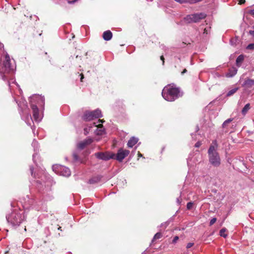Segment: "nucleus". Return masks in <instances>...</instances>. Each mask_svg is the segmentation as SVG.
<instances>
[{"label":"nucleus","mask_w":254,"mask_h":254,"mask_svg":"<svg viewBox=\"0 0 254 254\" xmlns=\"http://www.w3.org/2000/svg\"><path fill=\"white\" fill-rule=\"evenodd\" d=\"M208 150V161L210 165L214 167H218L221 164V159L217 151V144L216 140L212 142Z\"/></svg>","instance_id":"1"},{"label":"nucleus","mask_w":254,"mask_h":254,"mask_svg":"<svg viewBox=\"0 0 254 254\" xmlns=\"http://www.w3.org/2000/svg\"><path fill=\"white\" fill-rule=\"evenodd\" d=\"M162 95L164 99L168 101H173L182 96L178 88L170 85L164 88Z\"/></svg>","instance_id":"2"},{"label":"nucleus","mask_w":254,"mask_h":254,"mask_svg":"<svg viewBox=\"0 0 254 254\" xmlns=\"http://www.w3.org/2000/svg\"><path fill=\"white\" fill-rule=\"evenodd\" d=\"M21 211H14L6 217L7 221L12 226H18L25 219V216Z\"/></svg>","instance_id":"3"},{"label":"nucleus","mask_w":254,"mask_h":254,"mask_svg":"<svg viewBox=\"0 0 254 254\" xmlns=\"http://www.w3.org/2000/svg\"><path fill=\"white\" fill-rule=\"evenodd\" d=\"M5 61L3 63V65L0 69V78L3 80L7 79L6 74L13 69L10 63V58L7 54H5Z\"/></svg>","instance_id":"4"},{"label":"nucleus","mask_w":254,"mask_h":254,"mask_svg":"<svg viewBox=\"0 0 254 254\" xmlns=\"http://www.w3.org/2000/svg\"><path fill=\"white\" fill-rule=\"evenodd\" d=\"M101 111L96 109L93 111H86L84 113L82 119L85 121H89L94 119L102 117Z\"/></svg>","instance_id":"5"},{"label":"nucleus","mask_w":254,"mask_h":254,"mask_svg":"<svg viewBox=\"0 0 254 254\" xmlns=\"http://www.w3.org/2000/svg\"><path fill=\"white\" fill-rule=\"evenodd\" d=\"M206 16L204 13H198L188 15L184 19L187 23L197 22Z\"/></svg>","instance_id":"6"},{"label":"nucleus","mask_w":254,"mask_h":254,"mask_svg":"<svg viewBox=\"0 0 254 254\" xmlns=\"http://www.w3.org/2000/svg\"><path fill=\"white\" fill-rule=\"evenodd\" d=\"M53 170L56 174L64 177H68L70 175V171L67 167L64 166L55 165L53 166Z\"/></svg>","instance_id":"7"},{"label":"nucleus","mask_w":254,"mask_h":254,"mask_svg":"<svg viewBox=\"0 0 254 254\" xmlns=\"http://www.w3.org/2000/svg\"><path fill=\"white\" fill-rule=\"evenodd\" d=\"M95 156L98 159L106 161L114 158L115 154L110 152H97L95 153Z\"/></svg>","instance_id":"8"},{"label":"nucleus","mask_w":254,"mask_h":254,"mask_svg":"<svg viewBox=\"0 0 254 254\" xmlns=\"http://www.w3.org/2000/svg\"><path fill=\"white\" fill-rule=\"evenodd\" d=\"M129 154V150L120 148L118 150L117 154H115V157L114 159L118 160L120 162H121L125 157L128 155Z\"/></svg>","instance_id":"9"},{"label":"nucleus","mask_w":254,"mask_h":254,"mask_svg":"<svg viewBox=\"0 0 254 254\" xmlns=\"http://www.w3.org/2000/svg\"><path fill=\"white\" fill-rule=\"evenodd\" d=\"M104 121L102 120H99L97 123H94L93 125L94 127H97L95 132L98 135H101L104 132V128L103 127L102 124H97V123H103Z\"/></svg>","instance_id":"10"},{"label":"nucleus","mask_w":254,"mask_h":254,"mask_svg":"<svg viewBox=\"0 0 254 254\" xmlns=\"http://www.w3.org/2000/svg\"><path fill=\"white\" fill-rule=\"evenodd\" d=\"M93 140L92 138H88L79 142L77 145V147L79 149H83L86 146L90 144L93 142Z\"/></svg>","instance_id":"11"},{"label":"nucleus","mask_w":254,"mask_h":254,"mask_svg":"<svg viewBox=\"0 0 254 254\" xmlns=\"http://www.w3.org/2000/svg\"><path fill=\"white\" fill-rule=\"evenodd\" d=\"M31 108L33 111V117L36 122H39L41 120V118L39 115V109L36 105L31 104Z\"/></svg>","instance_id":"12"},{"label":"nucleus","mask_w":254,"mask_h":254,"mask_svg":"<svg viewBox=\"0 0 254 254\" xmlns=\"http://www.w3.org/2000/svg\"><path fill=\"white\" fill-rule=\"evenodd\" d=\"M254 85V80L252 79H247L245 80L242 86L246 89L251 88Z\"/></svg>","instance_id":"13"},{"label":"nucleus","mask_w":254,"mask_h":254,"mask_svg":"<svg viewBox=\"0 0 254 254\" xmlns=\"http://www.w3.org/2000/svg\"><path fill=\"white\" fill-rule=\"evenodd\" d=\"M31 100H36L38 104L44 105L45 103V98L43 96L39 95H34L31 98Z\"/></svg>","instance_id":"14"},{"label":"nucleus","mask_w":254,"mask_h":254,"mask_svg":"<svg viewBox=\"0 0 254 254\" xmlns=\"http://www.w3.org/2000/svg\"><path fill=\"white\" fill-rule=\"evenodd\" d=\"M138 141V139L135 137H132L128 140L127 145L128 147L131 148Z\"/></svg>","instance_id":"15"},{"label":"nucleus","mask_w":254,"mask_h":254,"mask_svg":"<svg viewBox=\"0 0 254 254\" xmlns=\"http://www.w3.org/2000/svg\"><path fill=\"white\" fill-rule=\"evenodd\" d=\"M237 69L235 67H232L229 69V72L226 74L227 77H232L237 73Z\"/></svg>","instance_id":"16"},{"label":"nucleus","mask_w":254,"mask_h":254,"mask_svg":"<svg viewBox=\"0 0 254 254\" xmlns=\"http://www.w3.org/2000/svg\"><path fill=\"white\" fill-rule=\"evenodd\" d=\"M112 37V33L110 30L105 31L103 34V38L106 41H109Z\"/></svg>","instance_id":"17"},{"label":"nucleus","mask_w":254,"mask_h":254,"mask_svg":"<svg viewBox=\"0 0 254 254\" xmlns=\"http://www.w3.org/2000/svg\"><path fill=\"white\" fill-rule=\"evenodd\" d=\"M100 180H101V177L100 176H96V177H93L91 179H90L89 180L88 183L90 184H94L98 183V182H100Z\"/></svg>","instance_id":"18"},{"label":"nucleus","mask_w":254,"mask_h":254,"mask_svg":"<svg viewBox=\"0 0 254 254\" xmlns=\"http://www.w3.org/2000/svg\"><path fill=\"white\" fill-rule=\"evenodd\" d=\"M244 60L243 55H241L238 57L236 59V64L238 67H240Z\"/></svg>","instance_id":"19"},{"label":"nucleus","mask_w":254,"mask_h":254,"mask_svg":"<svg viewBox=\"0 0 254 254\" xmlns=\"http://www.w3.org/2000/svg\"><path fill=\"white\" fill-rule=\"evenodd\" d=\"M250 109V104H247L242 110V114L243 116H245L248 113V111Z\"/></svg>","instance_id":"20"},{"label":"nucleus","mask_w":254,"mask_h":254,"mask_svg":"<svg viewBox=\"0 0 254 254\" xmlns=\"http://www.w3.org/2000/svg\"><path fill=\"white\" fill-rule=\"evenodd\" d=\"M238 89H239L238 87H236V88H233L232 89L230 90V91H229L228 92L226 96L227 97H229V96L233 95L234 93H235L238 91Z\"/></svg>","instance_id":"21"},{"label":"nucleus","mask_w":254,"mask_h":254,"mask_svg":"<svg viewBox=\"0 0 254 254\" xmlns=\"http://www.w3.org/2000/svg\"><path fill=\"white\" fill-rule=\"evenodd\" d=\"M226 232V229H222L221 230H220V235L222 237H223L224 238L226 237L227 235L225 233Z\"/></svg>","instance_id":"22"},{"label":"nucleus","mask_w":254,"mask_h":254,"mask_svg":"<svg viewBox=\"0 0 254 254\" xmlns=\"http://www.w3.org/2000/svg\"><path fill=\"white\" fill-rule=\"evenodd\" d=\"M162 237V234L161 233H157L154 236L152 241H154L157 239H159L161 238Z\"/></svg>","instance_id":"23"},{"label":"nucleus","mask_w":254,"mask_h":254,"mask_svg":"<svg viewBox=\"0 0 254 254\" xmlns=\"http://www.w3.org/2000/svg\"><path fill=\"white\" fill-rule=\"evenodd\" d=\"M233 119H227V120H226L222 124V126L223 127H226L228 124L230 123V122H231L232 121Z\"/></svg>","instance_id":"24"},{"label":"nucleus","mask_w":254,"mask_h":254,"mask_svg":"<svg viewBox=\"0 0 254 254\" xmlns=\"http://www.w3.org/2000/svg\"><path fill=\"white\" fill-rule=\"evenodd\" d=\"M193 202H189L187 203V207L188 209H191L193 206Z\"/></svg>","instance_id":"25"},{"label":"nucleus","mask_w":254,"mask_h":254,"mask_svg":"<svg viewBox=\"0 0 254 254\" xmlns=\"http://www.w3.org/2000/svg\"><path fill=\"white\" fill-rule=\"evenodd\" d=\"M216 220L217 219L216 218H213L212 219H211L210 223H209L210 226H211L213 224H214L216 222Z\"/></svg>","instance_id":"26"},{"label":"nucleus","mask_w":254,"mask_h":254,"mask_svg":"<svg viewBox=\"0 0 254 254\" xmlns=\"http://www.w3.org/2000/svg\"><path fill=\"white\" fill-rule=\"evenodd\" d=\"M91 127H85L84 129V134L86 135L87 133H88L89 131L90 130V128Z\"/></svg>","instance_id":"27"},{"label":"nucleus","mask_w":254,"mask_h":254,"mask_svg":"<svg viewBox=\"0 0 254 254\" xmlns=\"http://www.w3.org/2000/svg\"><path fill=\"white\" fill-rule=\"evenodd\" d=\"M247 49H254V44H250L247 46Z\"/></svg>","instance_id":"28"},{"label":"nucleus","mask_w":254,"mask_h":254,"mask_svg":"<svg viewBox=\"0 0 254 254\" xmlns=\"http://www.w3.org/2000/svg\"><path fill=\"white\" fill-rule=\"evenodd\" d=\"M29 119H31V120H32V117H31V115H30V114H28L27 115V117L26 119H25V122H26L27 123H28V120H29Z\"/></svg>","instance_id":"29"},{"label":"nucleus","mask_w":254,"mask_h":254,"mask_svg":"<svg viewBox=\"0 0 254 254\" xmlns=\"http://www.w3.org/2000/svg\"><path fill=\"white\" fill-rule=\"evenodd\" d=\"M194 244L193 243H189L187 245V248L189 249L193 246Z\"/></svg>","instance_id":"30"},{"label":"nucleus","mask_w":254,"mask_h":254,"mask_svg":"<svg viewBox=\"0 0 254 254\" xmlns=\"http://www.w3.org/2000/svg\"><path fill=\"white\" fill-rule=\"evenodd\" d=\"M178 240H179V237L175 236L173 240V243H176Z\"/></svg>","instance_id":"31"},{"label":"nucleus","mask_w":254,"mask_h":254,"mask_svg":"<svg viewBox=\"0 0 254 254\" xmlns=\"http://www.w3.org/2000/svg\"><path fill=\"white\" fill-rule=\"evenodd\" d=\"M249 14L254 17V9L250 10L249 12Z\"/></svg>","instance_id":"32"},{"label":"nucleus","mask_w":254,"mask_h":254,"mask_svg":"<svg viewBox=\"0 0 254 254\" xmlns=\"http://www.w3.org/2000/svg\"><path fill=\"white\" fill-rule=\"evenodd\" d=\"M201 142L200 141H198L195 144V147H199L201 145Z\"/></svg>","instance_id":"33"},{"label":"nucleus","mask_w":254,"mask_h":254,"mask_svg":"<svg viewBox=\"0 0 254 254\" xmlns=\"http://www.w3.org/2000/svg\"><path fill=\"white\" fill-rule=\"evenodd\" d=\"M30 170L31 175L33 176L34 177H36L35 175H33V170H34L33 167H31L30 168Z\"/></svg>","instance_id":"34"},{"label":"nucleus","mask_w":254,"mask_h":254,"mask_svg":"<svg viewBox=\"0 0 254 254\" xmlns=\"http://www.w3.org/2000/svg\"><path fill=\"white\" fill-rule=\"evenodd\" d=\"M249 33L251 35H252L253 37H254V29L253 30H250L249 31Z\"/></svg>","instance_id":"35"},{"label":"nucleus","mask_w":254,"mask_h":254,"mask_svg":"<svg viewBox=\"0 0 254 254\" xmlns=\"http://www.w3.org/2000/svg\"><path fill=\"white\" fill-rule=\"evenodd\" d=\"M37 145V141H36V140H35V139H34V140L33 141V142H32V145H33V146H36V145Z\"/></svg>","instance_id":"36"},{"label":"nucleus","mask_w":254,"mask_h":254,"mask_svg":"<svg viewBox=\"0 0 254 254\" xmlns=\"http://www.w3.org/2000/svg\"><path fill=\"white\" fill-rule=\"evenodd\" d=\"M245 2V0H240L239 3L240 4H243Z\"/></svg>","instance_id":"37"},{"label":"nucleus","mask_w":254,"mask_h":254,"mask_svg":"<svg viewBox=\"0 0 254 254\" xmlns=\"http://www.w3.org/2000/svg\"><path fill=\"white\" fill-rule=\"evenodd\" d=\"M161 60L163 61V64L164 63V58L163 56H161L160 57Z\"/></svg>","instance_id":"38"},{"label":"nucleus","mask_w":254,"mask_h":254,"mask_svg":"<svg viewBox=\"0 0 254 254\" xmlns=\"http://www.w3.org/2000/svg\"><path fill=\"white\" fill-rule=\"evenodd\" d=\"M80 75H81L80 80L82 81L84 76H83V75L82 74H81Z\"/></svg>","instance_id":"39"},{"label":"nucleus","mask_w":254,"mask_h":254,"mask_svg":"<svg viewBox=\"0 0 254 254\" xmlns=\"http://www.w3.org/2000/svg\"><path fill=\"white\" fill-rule=\"evenodd\" d=\"M138 156L139 157L142 156V154L139 152H138Z\"/></svg>","instance_id":"40"},{"label":"nucleus","mask_w":254,"mask_h":254,"mask_svg":"<svg viewBox=\"0 0 254 254\" xmlns=\"http://www.w3.org/2000/svg\"><path fill=\"white\" fill-rule=\"evenodd\" d=\"M36 156V154H34L33 155V159L34 161H35V159Z\"/></svg>","instance_id":"41"},{"label":"nucleus","mask_w":254,"mask_h":254,"mask_svg":"<svg viewBox=\"0 0 254 254\" xmlns=\"http://www.w3.org/2000/svg\"><path fill=\"white\" fill-rule=\"evenodd\" d=\"M187 72V70L186 69H185L182 72V74H184V73L186 72Z\"/></svg>","instance_id":"42"},{"label":"nucleus","mask_w":254,"mask_h":254,"mask_svg":"<svg viewBox=\"0 0 254 254\" xmlns=\"http://www.w3.org/2000/svg\"><path fill=\"white\" fill-rule=\"evenodd\" d=\"M74 1H75V0H73V1H69V3H73V2H74Z\"/></svg>","instance_id":"43"},{"label":"nucleus","mask_w":254,"mask_h":254,"mask_svg":"<svg viewBox=\"0 0 254 254\" xmlns=\"http://www.w3.org/2000/svg\"><path fill=\"white\" fill-rule=\"evenodd\" d=\"M177 202H178L179 203H180V202L179 199L178 198L177 199Z\"/></svg>","instance_id":"44"},{"label":"nucleus","mask_w":254,"mask_h":254,"mask_svg":"<svg viewBox=\"0 0 254 254\" xmlns=\"http://www.w3.org/2000/svg\"><path fill=\"white\" fill-rule=\"evenodd\" d=\"M61 227H60L58 228V229H59V230H61Z\"/></svg>","instance_id":"45"},{"label":"nucleus","mask_w":254,"mask_h":254,"mask_svg":"<svg viewBox=\"0 0 254 254\" xmlns=\"http://www.w3.org/2000/svg\"><path fill=\"white\" fill-rule=\"evenodd\" d=\"M165 225H167V224H167V222H165Z\"/></svg>","instance_id":"46"},{"label":"nucleus","mask_w":254,"mask_h":254,"mask_svg":"<svg viewBox=\"0 0 254 254\" xmlns=\"http://www.w3.org/2000/svg\"><path fill=\"white\" fill-rule=\"evenodd\" d=\"M217 76H218V77H220V75H219V74H218V75H217Z\"/></svg>","instance_id":"47"},{"label":"nucleus","mask_w":254,"mask_h":254,"mask_svg":"<svg viewBox=\"0 0 254 254\" xmlns=\"http://www.w3.org/2000/svg\"><path fill=\"white\" fill-rule=\"evenodd\" d=\"M253 28L254 29V26H253Z\"/></svg>","instance_id":"48"}]
</instances>
